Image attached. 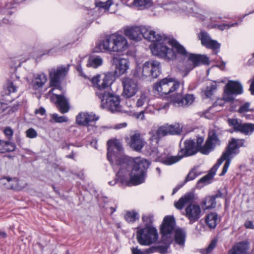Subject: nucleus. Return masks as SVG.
<instances>
[{
	"mask_svg": "<svg viewBox=\"0 0 254 254\" xmlns=\"http://www.w3.org/2000/svg\"><path fill=\"white\" fill-rule=\"evenodd\" d=\"M107 145V156L113 169L125 168L130 162H133L134 165L131 173L130 183L134 185L143 183L150 162L140 157L133 158L125 155L122 144L116 139L108 140Z\"/></svg>",
	"mask_w": 254,
	"mask_h": 254,
	"instance_id": "obj_1",
	"label": "nucleus"
},
{
	"mask_svg": "<svg viewBox=\"0 0 254 254\" xmlns=\"http://www.w3.org/2000/svg\"><path fill=\"white\" fill-rule=\"evenodd\" d=\"M153 40H149L153 43L150 45L152 54L158 58L167 61H172L175 59L176 55L172 49L169 48L167 44L170 43L177 52L182 55H186L187 51L177 41H170L165 35H161L154 31Z\"/></svg>",
	"mask_w": 254,
	"mask_h": 254,
	"instance_id": "obj_2",
	"label": "nucleus"
},
{
	"mask_svg": "<svg viewBox=\"0 0 254 254\" xmlns=\"http://www.w3.org/2000/svg\"><path fill=\"white\" fill-rule=\"evenodd\" d=\"M194 199V192L190 191L186 193L174 203L175 207L179 210H182L185 204L189 203L185 209L184 215L189 220L190 224L197 221L201 216L202 211L200 205L192 203Z\"/></svg>",
	"mask_w": 254,
	"mask_h": 254,
	"instance_id": "obj_3",
	"label": "nucleus"
},
{
	"mask_svg": "<svg viewBox=\"0 0 254 254\" xmlns=\"http://www.w3.org/2000/svg\"><path fill=\"white\" fill-rule=\"evenodd\" d=\"M129 45L127 39L123 35L117 33L106 37L105 39L99 43L96 47L98 50L96 52L103 50L117 53H122L127 51Z\"/></svg>",
	"mask_w": 254,
	"mask_h": 254,
	"instance_id": "obj_4",
	"label": "nucleus"
},
{
	"mask_svg": "<svg viewBox=\"0 0 254 254\" xmlns=\"http://www.w3.org/2000/svg\"><path fill=\"white\" fill-rule=\"evenodd\" d=\"M96 94L100 99L102 108L107 109L113 113L121 111V100L119 96L105 90L98 91Z\"/></svg>",
	"mask_w": 254,
	"mask_h": 254,
	"instance_id": "obj_5",
	"label": "nucleus"
},
{
	"mask_svg": "<svg viewBox=\"0 0 254 254\" xmlns=\"http://www.w3.org/2000/svg\"><path fill=\"white\" fill-rule=\"evenodd\" d=\"M124 34L129 39L135 41L141 40L142 37L147 40L155 39L153 36L154 31L150 27H128L125 29Z\"/></svg>",
	"mask_w": 254,
	"mask_h": 254,
	"instance_id": "obj_6",
	"label": "nucleus"
},
{
	"mask_svg": "<svg viewBox=\"0 0 254 254\" xmlns=\"http://www.w3.org/2000/svg\"><path fill=\"white\" fill-rule=\"evenodd\" d=\"M232 145V144L230 145L226 152L223 153L221 157L218 160L217 163L211 168L209 173L200 179L199 182L207 183L208 181L211 179L215 174L216 170L218 168L219 166L224 160H226V162L223 166L222 171L220 174V176H223L226 174L230 164L231 161L230 159H228V156L232 153L230 152V150Z\"/></svg>",
	"mask_w": 254,
	"mask_h": 254,
	"instance_id": "obj_7",
	"label": "nucleus"
},
{
	"mask_svg": "<svg viewBox=\"0 0 254 254\" xmlns=\"http://www.w3.org/2000/svg\"><path fill=\"white\" fill-rule=\"evenodd\" d=\"M180 86V83L170 78H165L154 85L153 90L163 96L173 92Z\"/></svg>",
	"mask_w": 254,
	"mask_h": 254,
	"instance_id": "obj_8",
	"label": "nucleus"
},
{
	"mask_svg": "<svg viewBox=\"0 0 254 254\" xmlns=\"http://www.w3.org/2000/svg\"><path fill=\"white\" fill-rule=\"evenodd\" d=\"M137 239L142 245H150L157 241L158 233L153 227H145L137 232Z\"/></svg>",
	"mask_w": 254,
	"mask_h": 254,
	"instance_id": "obj_9",
	"label": "nucleus"
},
{
	"mask_svg": "<svg viewBox=\"0 0 254 254\" xmlns=\"http://www.w3.org/2000/svg\"><path fill=\"white\" fill-rule=\"evenodd\" d=\"M243 93V86L237 81H229L225 86L223 99L227 102L234 100V95Z\"/></svg>",
	"mask_w": 254,
	"mask_h": 254,
	"instance_id": "obj_10",
	"label": "nucleus"
},
{
	"mask_svg": "<svg viewBox=\"0 0 254 254\" xmlns=\"http://www.w3.org/2000/svg\"><path fill=\"white\" fill-rule=\"evenodd\" d=\"M68 70V66H58L57 68H53L49 70L51 86L54 87L56 89H60V80L65 76Z\"/></svg>",
	"mask_w": 254,
	"mask_h": 254,
	"instance_id": "obj_11",
	"label": "nucleus"
},
{
	"mask_svg": "<svg viewBox=\"0 0 254 254\" xmlns=\"http://www.w3.org/2000/svg\"><path fill=\"white\" fill-rule=\"evenodd\" d=\"M175 220L172 216H166L163 219L161 227V232L164 241L169 243L171 242L172 233L175 229Z\"/></svg>",
	"mask_w": 254,
	"mask_h": 254,
	"instance_id": "obj_12",
	"label": "nucleus"
},
{
	"mask_svg": "<svg viewBox=\"0 0 254 254\" xmlns=\"http://www.w3.org/2000/svg\"><path fill=\"white\" fill-rule=\"evenodd\" d=\"M203 140L204 139L203 137H198L196 142V146L197 148H199L200 152L204 154H208L216 144L220 143L218 137L215 132H213L211 134H209L205 145L201 147L200 145Z\"/></svg>",
	"mask_w": 254,
	"mask_h": 254,
	"instance_id": "obj_13",
	"label": "nucleus"
},
{
	"mask_svg": "<svg viewBox=\"0 0 254 254\" xmlns=\"http://www.w3.org/2000/svg\"><path fill=\"white\" fill-rule=\"evenodd\" d=\"M122 83L123 86V96L129 98L134 96L138 90L137 82L134 79L130 77H125L122 79Z\"/></svg>",
	"mask_w": 254,
	"mask_h": 254,
	"instance_id": "obj_14",
	"label": "nucleus"
},
{
	"mask_svg": "<svg viewBox=\"0 0 254 254\" xmlns=\"http://www.w3.org/2000/svg\"><path fill=\"white\" fill-rule=\"evenodd\" d=\"M142 68L146 76H151L152 78H157L160 73L161 66L158 61L150 60L146 62L143 65Z\"/></svg>",
	"mask_w": 254,
	"mask_h": 254,
	"instance_id": "obj_15",
	"label": "nucleus"
},
{
	"mask_svg": "<svg viewBox=\"0 0 254 254\" xmlns=\"http://www.w3.org/2000/svg\"><path fill=\"white\" fill-rule=\"evenodd\" d=\"M198 37L203 46L213 50V53L215 55L218 53L220 44L216 40H212L207 32L201 31L198 34Z\"/></svg>",
	"mask_w": 254,
	"mask_h": 254,
	"instance_id": "obj_16",
	"label": "nucleus"
},
{
	"mask_svg": "<svg viewBox=\"0 0 254 254\" xmlns=\"http://www.w3.org/2000/svg\"><path fill=\"white\" fill-rule=\"evenodd\" d=\"M113 65L115 66V74L120 76L126 73L129 68V62L125 58L113 57L111 60Z\"/></svg>",
	"mask_w": 254,
	"mask_h": 254,
	"instance_id": "obj_17",
	"label": "nucleus"
},
{
	"mask_svg": "<svg viewBox=\"0 0 254 254\" xmlns=\"http://www.w3.org/2000/svg\"><path fill=\"white\" fill-rule=\"evenodd\" d=\"M180 146L181 149L179 153L182 158L193 155L197 152L194 141L191 139L186 140L183 144L181 140Z\"/></svg>",
	"mask_w": 254,
	"mask_h": 254,
	"instance_id": "obj_18",
	"label": "nucleus"
},
{
	"mask_svg": "<svg viewBox=\"0 0 254 254\" xmlns=\"http://www.w3.org/2000/svg\"><path fill=\"white\" fill-rule=\"evenodd\" d=\"M145 141L141 134L138 132H135L130 137L128 144L131 148L136 151H140L145 144Z\"/></svg>",
	"mask_w": 254,
	"mask_h": 254,
	"instance_id": "obj_19",
	"label": "nucleus"
},
{
	"mask_svg": "<svg viewBox=\"0 0 254 254\" xmlns=\"http://www.w3.org/2000/svg\"><path fill=\"white\" fill-rule=\"evenodd\" d=\"M249 248V243L247 241H242L235 244L228 251V254H247Z\"/></svg>",
	"mask_w": 254,
	"mask_h": 254,
	"instance_id": "obj_20",
	"label": "nucleus"
},
{
	"mask_svg": "<svg viewBox=\"0 0 254 254\" xmlns=\"http://www.w3.org/2000/svg\"><path fill=\"white\" fill-rule=\"evenodd\" d=\"M98 119V118L94 114L80 113L76 116V122L79 125L87 126L89 123L97 121Z\"/></svg>",
	"mask_w": 254,
	"mask_h": 254,
	"instance_id": "obj_21",
	"label": "nucleus"
},
{
	"mask_svg": "<svg viewBox=\"0 0 254 254\" xmlns=\"http://www.w3.org/2000/svg\"><path fill=\"white\" fill-rule=\"evenodd\" d=\"M194 99L192 94H187L184 97L179 95L173 100V103L175 106L185 107L191 105L193 102Z\"/></svg>",
	"mask_w": 254,
	"mask_h": 254,
	"instance_id": "obj_22",
	"label": "nucleus"
},
{
	"mask_svg": "<svg viewBox=\"0 0 254 254\" xmlns=\"http://www.w3.org/2000/svg\"><path fill=\"white\" fill-rule=\"evenodd\" d=\"M244 143V139H236L232 138L231 141L229 142V145L226 147L224 152H226L231 144H232V147L230 148V152L232 153L228 156V159L231 160V159L234 157V155H236L239 153L238 148L239 146H243Z\"/></svg>",
	"mask_w": 254,
	"mask_h": 254,
	"instance_id": "obj_23",
	"label": "nucleus"
},
{
	"mask_svg": "<svg viewBox=\"0 0 254 254\" xmlns=\"http://www.w3.org/2000/svg\"><path fill=\"white\" fill-rule=\"evenodd\" d=\"M56 99L57 107L61 113L64 114L69 110V105L67 100L63 95L54 94Z\"/></svg>",
	"mask_w": 254,
	"mask_h": 254,
	"instance_id": "obj_24",
	"label": "nucleus"
},
{
	"mask_svg": "<svg viewBox=\"0 0 254 254\" xmlns=\"http://www.w3.org/2000/svg\"><path fill=\"white\" fill-rule=\"evenodd\" d=\"M189 60L193 63V66L190 69L194 67L198 66L200 64H208L209 63V59L205 55L190 54L189 57Z\"/></svg>",
	"mask_w": 254,
	"mask_h": 254,
	"instance_id": "obj_25",
	"label": "nucleus"
},
{
	"mask_svg": "<svg viewBox=\"0 0 254 254\" xmlns=\"http://www.w3.org/2000/svg\"><path fill=\"white\" fill-rule=\"evenodd\" d=\"M221 194H215L212 196H207L203 199L202 202V206L204 207L205 209L213 208L215 207L216 202L215 199L217 197H221Z\"/></svg>",
	"mask_w": 254,
	"mask_h": 254,
	"instance_id": "obj_26",
	"label": "nucleus"
},
{
	"mask_svg": "<svg viewBox=\"0 0 254 254\" xmlns=\"http://www.w3.org/2000/svg\"><path fill=\"white\" fill-rule=\"evenodd\" d=\"M4 179L9 183V187L11 189L20 190L25 187L26 184L19 181L16 178L6 177Z\"/></svg>",
	"mask_w": 254,
	"mask_h": 254,
	"instance_id": "obj_27",
	"label": "nucleus"
},
{
	"mask_svg": "<svg viewBox=\"0 0 254 254\" xmlns=\"http://www.w3.org/2000/svg\"><path fill=\"white\" fill-rule=\"evenodd\" d=\"M47 80L46 75L43 73L35 75L32 81L33 87L35 89H38L43 87Z\"/></svg>",
	"mask_w": 254,
	"mask_h": 254,
	"instance_id": "obj_28",
	"label": "nucleus"
},
{
	"mask_svg": "<svg viewBox=\"0 0 254 254\" xmlns=\"http://www.w3.org/2000/svg\"><path fill=\"white\" fill-rule=\"evenodd\" d=\"M205 219V223L211 229L215 228L219 222L218 215L215 212H211L206 215Z\"/></svg>",
	"mask_w": 254,
	"mask_h": 254,
	"instance_id": "obj_29",
	"label": "nucleus"
},
{
	"mask_svg": "<svg viewBox=\"0 0 254 254\" xmlns=\"http://www.w3.org/2000/svg\"><path fill=\"white\" fill-rule=\"evenodd\" d=\"M183 158L178 153L176 156H172L167 155L164 157H161L160 159V162L166 165H172L179 162Z\"/></svg>",
	"mask_w": 254,
	"mask_h": 254,
	"instance_id": "obj_30",
	"label": "nucleus"
},
{
	"mask_svg": "<svg viewBox=\"0 0 254 254\" xmlns=\"http://www.w3.org/2000/svg\"><path fill=\"white\" fill-rule=\"evenodd\" d=\"M186 237L184 229L178 228L175 230V241L179 245H184Z\"/></svg>",
	"mask_w": 254,
	"mask_h": 254,
	"instance_id": "obj_31",
	"label": "nucleus"
},
{
	"mask_svg": "<svg viewBox=\"0 0 254 254\" xmlns=\"http://www.w3.org/2000/svg\"><path fill=\"white\" fill-rule=\"evenodd\" d=\"M103 60L100 56H91L88 60L86 66L91 67L94 68H97L103 64Z\"/></svg>",
	"mask_w": 254,
	"mask_h": 254,
	"instance_id": "obj_32",
	"label": "nucleus"
},
{
	"mask_svg": "<svg viewBox=\"0 0 254 254\" xmlns=\"http://www.w3.org/2000/svg\"><path fill=\"white\" fill-rule=\"evenodd\" d=\"M112 81V75L111 73L105 74L101 85H99V91L104 90L103 89L109 87L111 85Z\"/></svg>",
	"mask_w": 254,
	"mask_h": 254,
	"instance_id": "obj_33",
	"label": "nucleus"
},
{
	"mask_svg": "<svg viewBox=\"0 0 254 254\" xmlns=\"http://www.w3.org/2000/svg\"><path fill=\"white\" fill-rule=\"evenodd\" d=\"M252 111H253V110L250 108V103L249 102H246L240 105L238 112L240 114H244L243 116H245L247 119L252 120L254 118L253 116L245 114Z\"/></svg>",
	"mask_w": 254,
	"mask_h": 254,
	"instance_id": "obj_34",
	"label": "nucleus"
},
{
	"mask_svg": "<svg viewBox=\"0 0 254 254\" xmlns=\"http://www.w3.org/2000/svg\"><path fill=\"white\" fill-rule=\"evenodd\" d=\"M240 131L246 135L251 134L254 131V124L245 123L242 124Z\"/></svg>",
	"mask_w": 254,
	"mask_h": 254,
	"instance_id": "obj_35",
	"label": "nucleus"
},
{
	"mask_svg": "<svg viewBox=\"0 0 254 254\" xmlns=\"http://www.w3.org/2000/svg\"><path fill=\"white\" fill-rule=\"evenodd\" d=\"M133 4L139 9H142L150 6L151 5V1L149 0H134Z\"/></svg>",
	"mask_w": 254,
	"mask_h": 254,
	"instance_id": "obj_36",
	"label": "nucleus"
},
{
	"mask_svg": "<svg viewBox=\"0 0 254 254\" xmlns=\"http://www.w3.org/2000/svg\"><path fill=\"white\" fill-rule=\"evenodd\" d=\"M172 127H167V125H166L165 126L160 127L157 130L159 135H160L161 138L168 134H170V133H173L174 132L171 131L170 130Z\"/></svg>",
	"mask_w": 254,
	"mask_h": 254,
	"instance_id": "obj_37",
	"label": "nucleus"
},
{
	"mask_svg": "<svg viewBox=\"0 0 254 254\" xmlns=\"http://www.w3.org/2000/svg\"><path fill=\"white\" fill-rule=\"evenodd\" d=\"M217 243V239L212 240L206 249H203L200 250V253L202 254H210L216 247Z\"/></svg>",
	"mask_w": 254,
	"mask_h": 254,
	"instance_id": "obj_38",
	"label": "nucleus"
},
{
	"mask_svg": "<svg viewBox=\"0 0 254 254\" xmlns=\"http://www.w3.org/2000/svg\"><path fill=\"white\" fill-rule=\"evenodd\" d=\"M125 219L128 222H133L138 219V214L134 211H127L125 215Z\"/></svg>",
	"mask_w": 254,
	"mask_h": 254,
	"instance_id": "obj_39",
	"label": "nucleus"
},
{
	"mask_svg": "<svg viewBox=\"0 0 254 254\" xmlns=\"http://www.w3.org/2000/svg\"><path fill=\"white\" fill-rule=\"evenodd\" d=\"M217 89V84L215 82L210 83L208 85L205 90L204 94L208 98L212 95L213 92Z\"/></svg>",
	"mask_w": 254,
	"mask_h": 254,
	"instance_id": "obj_40",
	"label": "nucleus"
},
{
	"mask_svg": "<svg viewBox=\"0 0 254 254\" xmlns=\"http://www.w3.org/2000/svg\"><path fill=\"white\" fill-rule=\"evenodd\" d=\"M142 219L145 227H152L151 225L154 221V216L153 214H148L143 215L142 217Z\"/></svg>",
	"mask_w": 254,
	"mask_h": 254,
	"instance_id": "obj_41",
	"label": "nucleus"
},
{
	"mask_svg": "<svg viewBox=\"0 0 254 254\" xmlns=\"http://www.w3.org/2000/svg\"><path fill=\"white\" fill-rule=\"evenodd\" d=\"M228 123L230 126L233 127L235 130L240 131L242 124H241L239 120L236 119H229L228 120Z\"/></svg>",
	"mask_w": 254,
	"mask_h": 254,
	"instance_id": "obj_42",
	"label": "nucleus"
},
{
	"mask_svg": "<svg viewBox=\"0 0 254 254\" xmlns=\"http://www.w3.org/2000/svg\"><path fill=\"white\" fill-rule=\"evenodd\" d=\"M154 249L153 247L141 251L137 248H132L131 249L132 254H150L154 252Z\"/></svg>",
	"mask_w": 254,
	"mask_h": 254,
	"instance_id": "obj_43",
	"label": "nucleus"
},
{
	"mask_svg": "<svg viewBox=\"0 0 254 254\" xmlns=\"http://www.w3.org/2000/svg\"><path fill=\"white\" fill-rule=\"evenodd\" d=\"M148 102V98L145 94L142 93L141 94L139 98L137 100L136 103V106L138 108L142 107L144 104L147 103Z\"/></svg>",
	"mask_w": 254,
	"mask_h": 254,
	"instance_id": "obj_44",
	"label": "nucleus"
},
{
	"mask_svg": "<svg viewBox=\"0 0 254 254\" xmlns=\"http://www.w3.org/2000/svg\"><path fill=\"white\" fill-rule=\"evenodd\" d=\"M167 127H173L170 129L171 131L173 133H170V134H180L182 130V126L178 123H175L174 125H169L167 124Z\"/></svg>",
	"mask_w": 254,
	"mask_h": 254,
	"instance_id": "obj_45",
	"label": "nucleus"
},
{
	"mask_svg": "<svg viewBox=\"0 0 254 254\" xmlns=\"http://www.w3.org/2000/svg\"><path fill=\"white\" fill-rule=\"evenodd\" d=\"M144 70L142 67H137L133 71V75L134 77L138 78H144L146 77V75L144 73Z\"/></svg>",
	"mask_w": 254,
	"mask_h": 254,
	"instance_id": "obj_46",
	"label": "nucleus"
},
{
	"mask_svg": "<svg viewBox=\"0 0 254 254\" xmlns=\"http://www.w3.org/2000/svg\"><path fill=\"white\" fill-rule=\"evenodd\" d=\"M18 81H8L6 87L9 93H14L17 91Z\"/></svg>",
	"mask_w": 254,
	"mask_h": 254,
	"instance_id": "obj_47",
	"label": "nucleus"
},
{
	"mask_svg": "<svg viewBox=\"0 0 254 254\" xmlns=\"http://www.w3.org/2000/svg\"><path fill=\"white\" fill-rule=\"evenodd\" d=\"M4 153L7 152H12L15 150V145L14 143L10 142L4 141Z\"/></svg>",
	"mask_w": 254,
	"mask_h": 254,
	"instance_id": "obj_48",
	"label": "nucleus"
},
{
	"mask_svg": "<svg viewBox=\"0 0 254 254\" xmlns=\"http://www.w3.org/2000/svg\"><path fill=\"white\" fill-rule=\"evenodd\" d=\"M52 119L56 123H62L66 122L68 119L65 116H59L57 114H53L52 115Z\"/></svg>",
	"mask_w": 254,
	"mask_h": 254,
	"instance_id": "obj_49",
	"label": "nucleus"
},
{
	"mask_svg": "<svg viewBox=\"0 0 254 254\" xmlns=\"http://www.w3.org/2000/svg\"><path fill=\"white\" fill-rule=\"evenodd\" d=\"M112 0H108L105 2H97L96 5L97 7L103 8L106 10H108L110 6L112 4Z\"/></svg>",
	"mask_w": 254,
	"mask_h": 254,
	"instance_id": "obj_50",
	"label": "nucleus"
},
{
	"mask_svg": "<svg viewBox=\"0 0 254 254\" xmlns=\"http://www.w3.org/2000/svg\"><path fill=\"white\" fill-rule=\"evenodd\" d=\"M149 134L150 135V137L149 139L150 140H155L156 143H158L161 137L160 135H159V134L158 133L157 130H151V131L149 132Z\"/></svg>",
	"mask_w": 254,
	"mask_h": 254,
	"instance_id": "obj_51",
	"label": "nucleus"
},
{
	"mask_svg": "<svg viewBox=\"0 0 254 254\" xmlns=\"http://www.w3.org/2000/svg\"><path fill=\"white\" fill-rule=\"evenodd\" d=\"M196 173L194 170H190L189 174H188V175L187 176L184 181V184H185V183L189 181L194 180L196 178Z\"/></svg>",
	"mask_w": 254,
	"mask_h": 254,
	"instance_id": "obj_52",
	"label": "nucleus"
},
{
	"mask_svg": "<svg viewBox=\"0 0 254 254\" xmlns=\"http://www.w3.org/2000/svg\"><path fill=\"white\" fill-rule=\"evenodd\" d=\"M168 247H169L168 245L153 247V248H155L154 252H157L162 254H165L167 253V251Z\"/></svg>",
	"mask_w": 254,
	"mask_h": 254,
	"instance_id": "obj_53",
	"label": "nucleus"
},
{
	"mask_svg": "<svg viewBox=\"0 0 254 254\" xmlns=\"http://www.w3.org/2000/svg\"><path fill=\"white\" fill-rule=\"evenodd\" d=\"M26 134L27 137L30 138H35L37 136V131L33 128H30L26 131Z\"/></svg>",
	"mask_w": 254,
	"mask_h": 254,
	"instance_id": "obj_54",
	"label": "nucleus"
},
{
	"mask_svg": "<svg viewBox=\"0 0 254 254\" xmlns=\"http://www.w3.org/2000/svg\"><path fill=\"white\" fill-rule=\"evenodd\" d=\"M237 25V23H232L231 25L228 24H220L218 25L217 26L218 28L221 30H224V29H228L230 28L231 27L235 26V25Z\"/></svg>",
	"mask_w": 254,
	"mask_h": 254,
	"instance_id": "obj_55",
	"label": "nucleus"
},
{
	"mask_svg": "<svg viewBox=\"0 0 254 254\" xmlns=\"http://www.w3.org/2000/svg\"><path fill=\"white\" fill-rule=\"evenodd\" d=\"M4 133L8 138H10L13 135V132L10 127H6L4 130Z\"/></svg>",
	"mask_w": 254,
	"mask_h": 254,
	"instance_id": "obj_56",
	"label": "nucleus"
},
{
	"mask_svg": "<svg viewBox=\"0 0 254 254\" xmlns=\"http://www.w3.org/2000/svg\"><path fill=\"white\" fill-rule=\"evenodd\" d=\"M100 77V75H97L95 77H93L92 79V82L93 85L95 86H97L99 89V85H101L100 81L99 80V78Z\"/></svg>",
	"mask_w": 254,
	"mask_h": 254,
	"instance_id": "obj_57",
	"label": "nucleus"
},
{
	"mask_svg": "<svg viewBox=\"0 0 254 254\" xmlns=\"http://www.w3.org/2000/svg\"><path fill=\"white\" fill-rule=\"evenodd\" d=\"M245 226L248 229H254V225L253 223L252 222V221H250V220L247 221L245 222Z\"/></svg>",
	"mask_w": 254,
	"mask_h": 254,
	"instance_id": "obj_58",
	"label": "nucleus"
},
{
	"mask_svg": "<svg viewBox=\"0 0 254 254\" xmlns=\"http://www.w3.org/2000/svg\"><path fill=\"white\" fill-rule=\"evenodd\" d=\"M144 111H142L140 112L135 114V117L137 119L143 120L144 119Z\"/></svg>",
	"mask_w": 254,
	"mask_h": 254,
	"instance_id": "obj_59",
	"label": "nucleus"
},
{
	"mask_svg": "<svg viewBox=\"0 0 254 254\" xmlns=\"http://www.w3.org/2000/svg\"><path fill=\"white\" fill-rule=\"evenodd\" d=\"M127 126V124L126 123H123L121 124H117L115 126L113 127L114 129H119L122 128L126 127Z\"/></svg>",
	"mask_w": 254,
	"mask_h": 254,
	"instance_id": "obj_60",
	"label": "nucleus"
},
{
	"mask_svg": "<svg viewBox=\"0 0 254 254\" xmlns=\"http://www.w3.org/2000/svg\"><path fill=\"white\" fill-rule=\"evenodd\" d=\"M46 113V111L44 108L41 107L39 109H37L35 111L36 114H39L41 115H44Z\"/></svg>",
	"mask_w": 254,
	"mask_h": 254,
	"instance_id": "obj_61",
	"label": "nucleus"
},
{
	"mask_svg": "<svg viewBox=\"0 0 254 254\" xmlns=\"http://www.w3.org/2000/svg\"><path fill=\"white\" fill-rule=\"evenodd\" d=\"M77 70L79 72V74L80 76L84 77V78H86V76L82 72V69L81 68V66L80 65H78L77 67Z\"/></svg>",
	"mask_w": 254,
	"mask_h": 254,
	"instance_id": "obj_62",
	"label": "nucleus"
},
{
	"mask_svg": "<svg viewBox=\"0 0 254 254\" xmlns=\"http://www.w3.org/2000/svg\"><path fill=\"white\" fill-rule=\"evenodd\" d=\"M4 141L0 139V153H4Z\"/></svg>",
	"mask_w": 254,
	"mask_h": 254,
	"instance_id": "obj_63",
	"label": "nucleus"
},
{
	"mask_svg": "<svg viewBox=\"0 0 254 254\" xmlns=\"http://www.w3.org/2000/svg\"><path fill=\"white\" fill-rule=\"evenodd\" d=\"M7 237L6 233L0 230V239H4Z\"/></svg>",
	"mask_w": 254,
	"mask_h": 254,
	"instance_id": "obj_64",
	"label": "nucleus"
}]
</instances>
